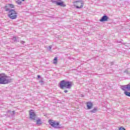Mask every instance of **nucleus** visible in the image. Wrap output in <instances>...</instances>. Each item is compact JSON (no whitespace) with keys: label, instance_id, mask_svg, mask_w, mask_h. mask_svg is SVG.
Segmentation results:
<instances>
[{"label":"nucleus","instance_id":"obj_1","mask_svg":"<svg viewBox=\"0 0 130 130\" xmlns=\"http://www.w3.org/2000/svg\"><path fill=\"white\" fill-rule=\"evenodd\" d=\"M12 82V79L8 78V76L4 73H0V84L6 85Z\"/></svg>","mask_w":130,"mask_h":130},{"label":"nucleus","instance_id":"obj_2","mask_svg":"<svg viewBox=\"0 0 130 130\" xmlns=\"http://www.w3.org/2000/svg\"><path fill=\"white\" fill-rule=\"evenodd\" d=\"M59 86L60 89H63V88L71 89V87H72V82L62 80L60 82Z\"/></svg>","mask_w":130,"mask_h":130},{"label":"nucleus","instance_id":"obj_3","mask_svg":"<svg viewBox=\"0 0 130 130\" xmlns=\"http://www.w3.org/2000/svg\"><path fill=\"white\" fill-rule=\"evenodd\" d=\"M9 12L8 17L11 20H15L17 19L18 17V13L15 11V10H11Z\"/></svg>","mask_w":130,"mask_h":130},{"label":"nucleus","instance_id":"obj_4","mask_svg":"<svg viewBox=\"0 0 130 130\" xmlns=\"http://www.w3.org/2000/svg\"><path fill=\"white\" fill-rule=\"evenodd\" d=\"M49 124L54 128H60V125H59V122H56V121L49 120Z\"/></svg>","mask_w":130,"mask_h":130},{"label":"nucleus","instance_id":"obj_5","mask_svg":"<svg viewBox=\"0 0 130 130\" xmlns=\"http://www.w3.org/2000/svg\"><path fill=\"white\" fill-rule=\"evenodd\" d=\"M52 3L55 4L57 6H60V7H66V4H63V2L61 0H53Z\"/></svg>","mask_w":130,"mask_h":130},{"label":"nucleus","instance_id":"obj_6","mask_svg":"<svg viewBox=\"0 0 130 130\" xmlns=\"http://www.w3.org/2000/svg\"><path fill=\"white\" fill-rule=\"evenodd\" d=\"M5 8L6 12H9L12 10L11 9H14V8H15V5L12 4H8L5 6Z\"/></svg>","mask_w":130,"mask_h":130},{"label":"nucleus","instance_id":"obj_7","mask_svg":"<svg viewBox=\"0 0 130 130\" xmlns=\"http://www.w3.org/2000/svg\"><path fill=\"white\" fill-rule=\"evenodd\" d=\"M76 3V9H82L84 6V3H83V1H77Z\"/></svg>","mask_w":130,"mask_h":130},{"label":"nucleus","instance_id":"obj_8","mask_svg":"<svg viewBox=\"0 0 130 130\" xmlns=\"http://www.w3.org/2000/svg\"><path fill=\"white\" fill-rule=\"evenodd\" d=\"M100 22H106L108 21V16L106 15L103 16L102 18L100 20Z\"/></svg>","mask_w":130,"mask_h":130},{"label":"nucleus","instance_id":"obj_9","mask_svg":"<svg viewBox=\"0 0 130 130\" xmlns=\"http://www.w3.org/2000/svg\"><path fill=\"white\" fill-rule=\"evenodd\" d=\"M29 115H30V118L31 119L35 120V117H36L35 113H34L33 111H31L29 112Z\"/></svg>","mask_w":130,"mask_h":130},{"label":"nucleus","instance_id":"obj_10","mask_svg":"<svg viewBox=\"0 0 130 130\" xmlns=\"http://www.w3.org/2000/svg\"><path fill=\"white\" fill-rule=\"evenodd\" d=\"M122 90H123V91H124V92H125V91H126V90H125V89H127V90L128 91V84L126 85H123L121 87Z\"/></svg>","mask_w":130,"mask_h":130},{"label":"nucleus","instance_id":"obj_11","mask_svg":"<svg viewBox=\"0 0 130 130\" xmlns=\"http://www.w3.org/2000/svg\"><path fill=\"white\" fill-rule=\"evenodd\" d=\"M87 107L88 109H91L92 107H93V104L92 103H87Z\"/></svg>","mask_w":130,"mask_h":130},{"label":"nucleus","instance_id":"obj_12","mask_svg":"<svg viewBox=\"0 0 130 130\" xmlns=\"http://www.w3.org/2000/svg\"><path fill=\"white\" fill-rule=\"evenodd\" d=\"M7 114H11V116H12L15 114V111H11V110H9L7 111Z\"/></svg>","mask_w":130,"mask_h":130},{"label":"nucleus","instance_id":"obj_13","mask_svg":"<svg viewBox=\"0 0 130 130\" xmlns=\"http://www.w3.org/2000/svg\"><path fill=\"white\" fill-rule=\"evenodd\" d=\"M124 94L126 95V96H128V97H130V92L127 91H124Z\"/></svg>","mask_w":130,"mask_h":130},{"label":"nucleus","instance_id":"obj_14","mask_svg":"<svg viewBox=\"0 0 130 130\" xmlns=\"http://www.w3.org/2000/svg\"><path fill=\"white\" fill-rule=\"evenodd\" d=\"M57 58H56V57H55L53 60V63H54L55 64L57 63Z\"/></svg>","mask_w":130,"mask_h":130},{"label":"nucleus","instance_id":"obj_15","mask_svg":"<svg viewBox=\"0 0 130 130\" xmlns=\"http://www.w3.org/2000/svg\"><path fill=\"white\" fill-rule=\"evenodd\" d=\"M37 124H41V120L40 119H38L37 120Z\"/></svg>","mask_w":130,"mask_h":130},{"label":"nucleus","instance_id":"obj_16","mask_svg":"<svg viewBox=\"0 0 130 130\" xmlns=\"http://www.w3.org/2000/svg\"><path fill=\"white\" fill-rule=\"evenodd\" d=\"M12 40L14 42H17V38L16 37H13V38H12Z\"/></svg>","mask_w":130,"mask_h":130},{"label":"nucleus","instance_id":"obj_17","mask_svg":"<svg viewBox=\"0 0 130 130\" xmlns=\"http://www.w3.org/2000/svg\"><path fill=\"white\" fill-rule=\"evenodd\" d=\"M96 110H97L96 109H94L90 111V112H92V113H95V112H96Z\"/></svg>","mask_w":130,"mask_h":130},{"label":"nucleus","instance_id":"obj_18","mask_svg":"<svg viewBox=\"0 0 130 130\" xmlns=\"http://www.w3.org/2000/svg\"><path fill=\"white\" fill-rule=\"evenodd\" d=\"M39 83L41 84V85H44V81H43V80L40 81Z\"/></svg>","mask_w":130,"mask_h":130},{"label":"nucleus","instance_id":"obj_19","mask_svg":"<svg viewBox=\"0 0 130 130\" xmlns=\"http://www.w3.org/2000/svg\"><path fill=\"white\" fill-rule=\"evenodd\" d=\"M16 3L18 4V5H21V4H22V2L20 0L16 1Z\"/></svg>","mask_w":130,"mask_h":130},{"label":"nucleus","instance_id":"obj_20","mask_svg":"<svg viewBox=\"0 0 130 130\" xmlns=\"http://www.w3.org/2000/svg\"><path fill=\"white\" fill-rule=\"evenodd\" d=\"M124 73H125V74H129V72H128V70H125Z\"/></svg>","mask_w":130,"mask_h":130},{"label":"nucleus","instance_id":"obj_21","mask_svg":"<svg viewBox=\"0 0 130 130\" xmlns=\"http://www.w3.org/2000/svg\"><path fill=\"white\" fill-rule=\"evenodd\" d=\"M48 48H49V50H50V49H51L52 48V45L49 46Z\"/></svg>","mask_w":130,"mask_h":130},{"label":"nucleus","instance_id":"obj_22","mask_svg":"<svg viewBox=\"0 0 130 130\" xmlns=\"http://www.w3.org/2000/svg\"><path fill=\"white\" fill-rule=\"evenodd\" d=\"M119 130H125V129L124 128L122 127H120L119 128Z\"/></svg>","mask_w":130,"mask_h":130},{"label":"nucleus","instance_id":"obj_23","mask_svg":"<svg viewBox=\"0 0 130 130\" xmlns=\"http://www.w3.org/2000/svg\"><path fill=\"white\" fill-rule=\"evenodd\" d=\"M21 44H24V43H25V41H21Z\"/></svg>","mask_w":130,"mask_h":130},{"label":"nucleus","instance_id":"obj_24","mask_svg":"<svg viewBox=\"0 0 130 130\" xmlns=\"http://www.w3.org/2000/svg\"><path fill=\"white\" fill-rule=\"evenodd\" d=\"M64 93H68V90H66L64 91Z\"/></svg>","mask_w":130,"mask_h":130},{"label":"nucleus","instance_id":"obj_25","mask_svg":"<svg viewBox=\"0 0 130 130\" xmlns=\"http://www.w3.org/2000/svg\"><path fill=\"white\" fill-rule=\"evenodd\" d=\"M38 79H40V75H38Z\"/></svg>","mask_w":130,"mask_h":130},{"label":"nucleus","instance_id":"obj_26","mask_svg":"<svg viewBox=\"0 0 130 130\" xmlns=\"http://www.w3.org/2000/svg\"><path fill=\"white\" fill-rule=\"evenodd\" d=\"M22 2H25V0H22Z\"/></svg>","mask_w":130,"mask_h":130},{"label":"nucleus","instance_id":"obj_27","mask_svg":"<svg viewBox=\"0 0 130 130\" xmlns=\"http://www.w3.org/2000/svg\"><path fill=\"white\" fill-rule=\"evenodd\" d=\"M117 42H119H119H118V41H117Z\"/></svg>","mask_w":130,"mask_h":130}]
</instances>
